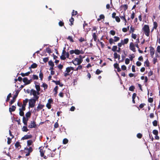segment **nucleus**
I'll return each instance as SVG.
<instances>
[{"mask_svg":"<svg viewBox=\"0 0 160 160\" xmlns=\"http://www.w3.org/2000/svg\"><path fill=\"white\" fill-rule=\"evenodd\" d=\"M31 113L29 112H27V113H26L25 114V116H26V117H27L26 118L30 117L31 116Z\"/></svg>","mask_w":160,"mask_h":160,"instance_id":"31","label":"nucleus"},{"mask_svg":"<svg viewBox=\"0 0 160 160\" xmlns=\"http://www.w3.org/2000/svg\"><path fill=\"white\" fill-rule=\"evenodd\" d=\"M135 88L133 86H131L129 88V90L131 91H133L134 89Z\"/></svg>","mask_w":160,"mask_h":160,"instance_id":"60","label":"nucleus"},{"mask_svg":"<svg viewBox=\"0 0 160 160\" xmlns=\"http://www.w3.org/2000/svg\"><path fill=\"white\" fill-rule=\"evenodd\" d=\"M82 67L81 65L79 66L76 69V70L78 71L79 70H81L82 68Z\"/></svg>","mask_w":160,"mask_h":160,"instance_id":"59","label":"nucleus"},{"mask_svg":"<svg viewBox=\"0 0 160 160\" xmlns=\"http://www.w3.org/2000/svg\"><path fill=\"white\" fill-rule=\"evenodd\" d=\"M65 52V51L64 50H63L62 51V55L60 57L61 59L63 60H64L66 58Z\"/></svg>","mask_w":160,"mask_h":160,"instance_id":"12","label":"nucleus"},{"mask_svg":"<svg viewBox=\"0 0 160 160\" xmlns=\"http://www.w3.org/2000/svg\"><path fill=\"white\" fill-rule=\"evenodd\" d=\"M44 106V105L39 104L37 107V109H36V110L37 111H40V110L42 109L43 108Z\"/></svg>","mask_w":160,"mask_h":160,"instance_id":"13","label":"nucleus"},{"mask_svg":"<svg viewBox=\"0 0 160 160\" xmlns=\"http://www.w3.org/2000/svg\"><path fill=\"white\" fill-rule=\"evenodd\" d=\"M82 61L81 56H79V58H76L74 60H72V62L75 65H76L80 64L82 62Z\"/></svg>","mask_w":160,"mask_h":160,"instance_id":"1","label":"nucleus"},{"mask_svg":"<svg viewBox=\"0 0 160 160\" xmlns=\"http://www.w3.org/2000/svg\"><path fill=\"white\" fill-rule=\"evenodd\" d=\"M35 88L37 91L39 92L40 91V88L39 85H35Z\"/></svg>","mask_w":160,"mask_h":160,"instance_id":"29","label":"nucleus"},{"mask_svg":"<svg viewBox=\"0 0 160 160\" xmlns=\"http://www.w3.org/2000/svg\"><path fill=\"white\" fill-rule=\"evenodd\" d=\"M22 108H19V111H25V106L23 105H22Z\"/></svg>","mask_w":160,"mask_h":160,"instance_id":"27","label":"nucleus"},{"mask_svg":"<svg viewBox=\"0 0 160 160\" xmlns=\"http://www.w3.org/2000/svg\"><path fill=\"white\" fill-rule=\"evenodd\" d=\"M135 56L133 54H131L129 55V58L132 61L133 59L134 58Z\"/></svg>","mask_w":160,"mask_h":160,"instance_id":"44","label":"nucleus"},{"mask_svg":"<svg viewBox=\"0 0 160 160\" xmlns=\"http://www.w3.org/2000/svg\"><path fill=\"white\" fill-rule=\"evenodd\" d=\"M110 33L111 35H114L115 34V32L114 30H111L110 31Z\"/></svg>","mask_w":160,"mask_h":160,"instance_id":"61","label":"nucleus"},{"mask_svg":"<svg viewBox=\"0 0 160 160\" xmlns=\"http://www.w3.org/2000/svg\"><path fill=\"white\" fill-rule=\"evenodd\" d=\"M40 155H41V157H42L44 155V151L43 150L41 149H40Z\"/></svg>","mask_w":160,"mask_h":160,"instance_id":"26","label":"nucleus"},{"mask_svg":"<svg viewBox=\"0 0 160 160\" xmlns=\"http://www.w3.org/2000/svg\"><path fill=\"white\" fill-rule=\"evenodd\" d=\"M157 51L158 52L160 53V46H158L157 48Z\"/></svg>","mask_w":160,"mask_h":160,"instance_id":"64","label":"nucleus"},{"mask_svg":"<svg viewBox=\"0 0 160 160\" xmlns=\"http://www.w3.org/2000/svg\"><path fill=\"white\" fill-rule=\"evenodd\" d=\"M153 25H154L153 28L154 29H156L158 27V24H157V23L155 22H154Z\"/></svg>","mask_w":160,"mask_h":160,"instance_id":"46","label":"nucleus"},{"mask_svg":"<svg viewBox=\"0 0 160 160\" xmlns=\"http://www.w3.org/2000/svg\"><path fill=\"white\" fill-rule=\"evenodd\" d=\"M114 56L115 58L116 59L117 58H118V59H120V56L117 53H115L114 54Z\"/></svg>","mask_w":160,"mask_h":160,"instance_id":"21","label":"nucleus"},{"mask_svg":"<svg viewBox=\"0 0 160 160\" xmlns=\"http://www.w3.org/2000/svg\"><path fill=\"white\" fill-rule=\"evenodd\" d=\"M122 9L125 10L128 9V7L126 5H124L123 6H122Z\"/></svg>","mask_w":160,"mask_h":160,"instance_id":"49","label":"nucleus"},{"mask_svg":"<svg viewBox=\"0 0 160 160\" xmlns=\"http://www.w3.org/2000/svg\"><path fill=\"white\" fill-rule=\"evenodd\" d=\"M153 133L156 135H157L158 133V131L156 130H154L153 131Z\"/></svg>","mask_w":160,"mask_h":160,"instance_id":"40","label":"nucleus"},{"mask_svg":"<svg viewBox=\"0 0 160 160\" xmlns=\"http://www.w3.org/2000/svg\"><path fill=\"white\" fill-rule=\"evenodd\" d=\"M137 37V35L135 34L132 33V38L134 39H136Z\"/></svg>","mask_w":160,"mask_h":160,"instance_id":"37","label":"nucleus"},{"mask_svg":"<svg viewBox=\"0 0 160 160\" xmlns=\"http://www.w3.org/2000/svg\"><path fill=\"white\" fill-rule=\"evenodd\" d=\"M74 21V19L72 17L70 19L69 21L71 22V25H73L72 22Z\"/></svg>","mask_w":160,"mask_h":160,"instance_id":"51","label":"nucleus"},{"mask_svg":"<svg viewBox=\"0 0 160 160\" xmlns=\"http://www.w3.org/2000/svg\"><path fill=\"white\" fill-rule=\"evenodd\" d=\"M37 66V64L35 63H34L31 65V67L32 68H36Z\"/></svg>","mask_w":160,"mask_h":160,"instance_id":"34","label":"nucleus"},{"mask_svg":"<svg viewBox=\"0 0 160 160\" xmlns=\"http://www.w3.org/2000/svg\"><path fill=\"white\" fill-rule=\"evenodd\" d=\"M28 102V99H26L25 100H24L23 101V103L22 105L25 106L26 107V104Z\"/></svg>","mask_w":160,"mask_h":160,"instance_id":"33","label":"nucleus"},{"mask_svg":"<svg viewBox=\"0 0 160 160\" xmlns=\"http://www.w3.org/2000/svg\"><path fill=\"white\" fill-rule=\"evenodd\" d=\"M92 36L93 37L94 40L95 41H96L97 40V36L96 35L95 33H93V35H92Z\"/></svg>","mask_w":160,"mask_h":160,"instance_id":"30","label":"nucleus"},{"mask_svg":"<svg viewBox=\"0 0 160 160\" xmlns=\"http://www.w3.org/2000/svg\"><path fill=\"white\" fill-rule=\"evenodd\" d=\"M48 58H44L43 59V61L44 62H48Z\"/></svg>","mask_w":160,"mask_h":160,"instance_id":"62","label":"nucleus"},{"mask_svg":"<svg viewBox=\"0 0 160 160\" xmlns=\"http://www.w3.org/2000/svg\"><path fill=\"white\" fill-rule=\"evenodd\" d=\"M32 137V136L31 135H26L22 138V139L23 140L25 139H28L29 138H31Z\"/></svg>","mask_w":160,"mask_h":160,"instance_id":"10","label":"nucleus"},{"mask_svg":"<svg viewBox=\"0 0 160 160\" xmlns=\"http://www.w3.org/2000/svg\"><path fill=\"white\" fill-rule=\"evenodd\" d=\"M15 147L17 148H19V147L20 146V143L19 142H17L15 144Z\"/></svg>","mask_w":160,"mask_h":160,"instance_id":"48","label":"nucleus"},{"mask_svg":"<svg viewBox=\"0 0 160 160\" xmlns=\"http://www.w3.org/2000/svg\"><path fill=\"white\" fill-rule=\"evenodd\" d=\"M19 114L20 116H23L24 115V113L23 112V111H19Z\"/></svg>","mask_w":160,"mask_h":160,"instance_id":"50","label":"nucleus"},{"mask_svg":"<svg viewBox=\"0 0 160 160\" xmlns=\"http://www.w3.org/2000/svg\"><path fill=\"white\" fill-rule=\"evenodd\" d=\"M115 20L117 22H120V19L119 17H118V16H116L115 17Z\"/></svg>","mask_w":160,"mask_h":160,"instance_id":"52","label":"nucleus"},{"mask_svg":"<svg viewBox=\"0 0 160 160\" xmlns=\"http://www.w3.org/2000/svg\"><path fill=\"white\" fill-rule=\"evenodd\" d=\"M52 102V99H50L48 100V102L46 104V107L48 109H49L51 108V103Z\"/></svg>","mask_w":160,"mask_h":160,"instance_id":"9","label":"nucleus"},{"mask_svg":"<svg viewBox=\"0 0 160 160\" xmlns=\"http://www.w3.org/2000/svg\"><path fill=\"white\" fill-rule=\"evenodd\" d=\"M68 142V140L66 138H64L63 140V144H66Z\"/></svg>","mask_w":160,"mask_h":160,"instance_id":"36","label":"nucleus"},{"mask_svg":"<svg viewBox=\"0 0 160 160\" xmlns=\"http://www.w3.org/2000/svg\"><path fill=\"white\" fill-rule=\"evenodd\" d=\"M28 120V118H26L24 117H23L22 119V121L24 123V124L25 125H27V122Z\"/></svg>","mask_w":160,"mask_h":160,"instance_id":"14","label":"nucleus"},{"mask_svg":"<svg viewBox=\"0 0 160 160\" xmlns=\"http://www.w3.org/2000/svg\"><path fill=\"white\" fill-rule=\"evenodd\" d=\"M23 81L25 83V85L28 84L31 82V80H28L27 78H24L23 79Z\"/></svg>","mask_w":160,"mask_h":160,"instance_id":"7","label":"nucleus"},{"mask_svg":"<svg viewBox=\"0 0 160 160\" xmlns=\"http://www.w3.org/2000/svg\"><path fill=\"white\" fill-rule=\"evenodd\" d=\"M117 46H113L112 47V51H113L114 52H115V51H116V50H117Z\"/></svg>","mask_w":160,"mask_h":160,"instance_id":"35","label":"nucleus"},{"mask_svg":"<svg viewBox=\"0 0 160 160\" xmlns=\"http://www.w3.org/2000/svg\"><path fill=\"white\" fill-rule=\"evenodd\" d=\"M48 64L51 67H53L54 66V64L53 62L51 61H49Z\"/></svg>","mask_w":160,"mask_h":160,"instance_id":"32","label":"nucleus"},{"mask_svg":"<svg viewBox=\"0 0 160 160\" xmlns=\"http://www.w3.org/2000/svg\"><path fill=\"white\" fill-rule=\"evenodd\" d=\"M81 53V52L80 50L78 49H76L75 50L74 53L77 55H79Z\"/></svg>","mask_w":160,"mask_h":160,"instance_id":"28","label":"nucleus"},{"mask_svg":"<svg viewBox=\"0 0 160 160\" xmlns=\"http://www.w3.org/2000/svg\"><path fill=\"white\" fill-rule=\"evenodd\" d=\"M37 100L35 98L30 99L29 102V107L31 108L33 107L35 105L36 101Z\"/></svg>","mask_w":160,"mask_h":160,"instance_id":"5","label":"nucleus"},{"mask_svg":"<svg viewBox=\"0 0 160 160\" xmlns=\"http://www.w3.org/2000/svg\"><path fill=\"white\" fill-rule=\"evenodd\" d=\"M153 125L154 126H156L157 125V121L156 120H154L152 122Z\"/></svg>","mask_w":160,"mask_h":160,"instance_id":"47","label":"nucleus"},{"mask_svg":"<svg viewBox=\"0 0 160 160\" xmlns=\"http://www.w3.org/2000/svg\"><path fill=\"white\" fill-rule=\"evenodd\" d=\"M11 97V93H9L7 97V99L6 100V102H8L9 100V98Z\"/></svg>","mask_w":160,"mask_h":160,"instance_id":"43","label":"nucleus"},{"mask_svg":"<svg viewBox=\"0 0 160 160\" xmlns=\"http://www.w3.org/2000/svg\"><path fill=\"white\" fill-rule=\"evenodd\" d=\"M22 130L23 132H27L28 131V129L26 126H23L22 128Z\"/></svg>","mask_w":160,"mask_h":160,"instance_id":"24","label":"nucleus"},{"mask_svg":"<svg viewBox=\"0 0 160 160\" xmlns=\"http://www.w3.org/2000/svg\"><path fill=\"white\" fill-rule=\"evenodd\" d=\"M109 41L110 43L111 44H112L114 42H115L114 39L111 38L109 39Z\"/></svg>","mask_w":160,"mask_h":160,"instance_id":"53","label":"nucleus"},{"mask_svg":"<svg viewBox=\"0 0 160 160\" xmlns=\"http://www.w3.org/2000/svg\"><path fill=\"white\" fill-rule=\"evenodd\" d=\"M79 41L81 42H82L85 41L86 40L84 38L81 37L79 39Z\"/></svg>","mask_w":160,"mask_h":160,"instance_id":"57","label":"nucleus"},{"mask_svg":"<svg viewBox=\"0 0 160 160\" xmlns=\"http://www.w3.org/2000/svg\"><path fill=\"white\" fill-rule=\"evenodd\" d=\"M130 62L129 59L128 58H126L125 59V63L126 64H128Z\"/></svg>","mask_w":160,"mask_h":160,"instance_id":"54","label":"nucleus"},{"mask_svg":"<svg viewBox=\"0 0 160 160\" xmlns=\"http://www.w3.org/2000/svg\"><path fill=\"white\" fill-rule=\"evenodd\" d=\"M39 77L40 78V79L42 80L43 78V74L41 71L40 72L39 74Z\"/></svg>","mask_w":160,"mask_h":160,"instance_id":"42","label":"nucleus"},{"mask_svg":"<svg viewBox=\"0 0 160 160\" xmlns=\"http://www.w3.org/2000/svg\"><path fill=\"white\" fill-rule=\"evenodd\" d=\"M11 139L9 138H8V142L7 143L8 144H10L11 142Z\"/></svg>","mask_w":160,"mask_h":160,"instance_id":"58","label":"nucleus"},{"mask_svg":"<svg viewBox=\"0 0 160 160\" xmlns=\"http://www.w3.org/2000/svg\"><path fill=\"white\" fill-rule=\"evenodd\" d=\"M129 29V26H128L127 28H123L122 29V31L124 32H126Z\"/></svg>","mask_w":160,"mask_h":160,"instance_id":"25","label":"nucleus"},{"mask_svg":"<svg viewBox=\"0 0 160 160\" xmlns=\"http://www.w3.org/2000/svg\"><path fill=\"white\" fill-rule=\"evenodd\" d=\"M114 38L115 42H117L119 41L120 39V38L119 37L116 36H115Z\"/></svg>","mask_w":160,"mask_h":160,"instance_id":"38","label":"nucleus"},{"mask_svg":"<svg viewBox=\"0 0 160 160\" xmlns=\"http://www.w3.org/2000/svg\"><path fill=\"white\" fill-rule=\"evenodd\" d=\"M77 13V12L76 11H73L72 13V16H74L76 15Z\"/></svg>","mask_w":160,"mask_h":160,"instance_id":"41","label":"nucleus"},{"mask_svg":"<svg viewBox=\"0 0 160 160\" xmlns=\"http://www.w3.org/2000/svg\"><path fill=\"white\" fill-rule=\"evenodd\" d=\"M68 39L71 42H73L74 41L72 39V37H71L70 36H69L68 37Z\"/></svg>","mask_w":160,"mask_h":160,"instance_id":"56","label":"nucleus"},{"mask_svg":"<svg viewBox=\"0 0 160 160\" xmlns=\"http://www.w3.org/2000/svg\"><path fill=\"white\" fill-rule=\"evenodd\" d=\"M53 82H54L56 85H59L60 87H62L63 85L59 81H53Z\"/></svg>","mask_w":160,"mask_h":160,"instance_id":"20","label":"nucleus"},{"mask_svg":"<svg viewBox=\"0 0 160 160\" xmlns=\"http://www.w3.org/2000/svg\"><path fill=\"white\" fill-rule=\"evenodd\" d=\"M114 66L115 68L117 69L118 72H119L121 71L119 67V65L118 64L116 63L114 64Z\"/></svg>","mask_w":160,"mask_h":160,"instance_id":"18","label":"nucleus"},{"mask_svg":"<svg viewBox=\"0 0 160 160\" xmlns=\"http://www.w3.org/2000/svg\"><path fill=\"white\" fill-rule=\"evenodd\" d=\"M145 64H146L147 66L148 67L149 65V63L148 59L145 62Z\"/></svg>","mask_w":160,"mask_h":160,"instance_id":"55","label":"nucleus"},{"mask_svg":"<svg viewBox=\"0 0 160 160\" xmlns=\"http://www.w3.org/2000/svg\"><path fill=\"white\" fill-rule=\"evenodd\" d=\"M58 89V86H56L54 89L53 91L55 92V94H56L57 93V90Z\"/></svg>","mask_w":160,"mask_h":160,"instance_id":"39","label":"nucleus"},{"mask_svg":"<svg viewBox=\"0 0 160 160\" xmlns=\"http://www.w3.org/2000/svg\"><path fill=\"white\" fill-rule=\"evenodd\" d=\"M102 72V71H101L100 70H99V69H98L96 72V73L97 74H99L101 72Z\"/></svg>","mask_w":160,"mask_h":160,"instance_id":"63","label":"nucleus"},{"mask_svg":"<svg viewBox=\"0 0 160 160\" xmlns=\"http://www.w3.org/2000/svg\"><path fill=\"white\" fill-rule=\"evenodd\" d=\"M31 93L34 96V98L36 99H38L39 97L38 95L39 94V92L38 91H36L35 90L32 89L31 90Z\"/></svg>","mask_w":160,"mask_h":160,"instance_id":"4","label":"nucleus"},{"mask_svg":"<svg viewBox=\"0 0 160 160\" xmlns=\"http://www.w3.org/2000/svg\"><path fill=\"white\" fill-rule=\"evenodd\" d=\"M135 47L137 48H139L138 45V43H136L134 44L132 42L130 43L129 48L132 51L134 52H136Z\"/></svg>","mask_w":160,"mask_h":160,"instance_id":"2","label":"nucleus"},{"mask_svg":"<svg viewBox=\"0 0 160 160\" xmlns=\"http://www.w3.org/2000/svg\"><path fill=\"white\" fill-rule=\"evenodd\" d=\"M16 108V107L14 106H12L10 108H9V111L12 114V112L14 111Z\"/></svg>","mask_w":160,"mask_h":160,"instance_id":"15","label":"nucleus"},{"mask_svg":"<svg viewBox=\"0 0 160 160\" xmlns=\"http://www.w3.org/2000/svg\"><path fill=\"white\" fill-rule=\"evenodd\" d=\"M46 52L49 53H50L52 52L51 49L49 48H48L46 49Z\"/></svg>","mask_w":160,"mask_h":160,"instance_id":"45","label":"nucleus"},{"mask_svg":"<svg viewBox=\"0 0 160 160\" xmlns=\"http://www.w3.org/2000/svg\"><path fill=\"white\" fill-rule=\"evenodd\" d=\"M36 127V125L35 122H31L30 124L28 126V127L30 128H35Z\"/></svg>","mask_w":160,"mask_h":160,"instance_id":"11","label":"nucleus"},{"mask_svg":"<svg viewBox=\"0 0 160 160\" xmlns=\"http://www.w3.org/2000/svg\"><path fill=\"white\" fill-rule=\"evenodd\" d=\"M128 38H126L124 40H122L121 41V42L122 43V45H124L125 44H127L128 42Z\"/></svg>","mask_w":160,"mask_h":160,"instance_id":"16","label":"nucleus"},{"mask_svg":"<svg viewBox=\"0 0 160 160\" xmlns=\"http://www.w3.org/2000/svg\"><path fill=\"white\" fill-rule=\"evenodd\" d=\"M142 29L145 32V35L147 36H148L150 32V30L148 26L147 25H145L143 28Z\"/></svg>","mask_w":160,"mask_h":160,"instance_id":"3","label":"nucleus"},{"mask_svg":"<svg viewBox=\"0 0 160 160\" xmlns=\"http://www.w3.org/2000/svg\"><path fill=\"white\" fill-rule=\"evenodd\" d=\"M30 73V72H28L25 73H21V75L22 77H24L25 76H28Z\"/></svg>","mask_w":160,"mask_h":160,"instance_id":"22","label":"nucleus"},{"mask_svg":"<svg viewBox=\"0 0 160 160\" xmlns=\"http://www.w3.org/2000/svg\"><path fill=\"white\" fill-rule=\"evenodd\" d=\"M33 143V141L32 140H30L27 141V145L29 146L31 145Z\"/></svg>","mask_w":160,"mask_h":160,"instance_id":"23","label":"nucleus"},{"mask_svg":"<svg viewBox=\"0 0 160 160\" xmlns=\"http://www.w3.org/2000/svg\"><path fill=\"white\" fill-rule=\"evenodd\" d=\"M32 149L31 147H30L29 148L27 147L25 148H24V152L26 153V156H29L30 153L32 152Z\"/></svg>","mask_w":160,"mask_h":160,"instance_id":"6","label":"nucleus"},{"mask_svg":"<svg viewBox=\"0 0 160 160\" xmlns=\"http://www.w3.org/2000/svg\"><path fill=\"white\" fill-rule=\"evenodd\" d=\"M105 18L103 14H101L99 16V18L97 19L98 21H99L101 19H103Z\"/></svg>","mask_w":160,"mask_h":160,"instance_id":"19","label":"nucleus"},{"mask_svg":"<svg viewBox=\"0 0 160 160\" xmlns=\"http://www.w3.org/2000/svg\"><path fill=\"white\" fill-rule=\"evenodd\" d=\"M73 68L72 67H68L67 68L65 72H67L69 73L70 72L71 70L73 71Z\"/></svg>","mask_w":160,"mask_h":160,"instance_id":"17","label":"nucleus"},{"mask_svg":"<svg viewBox=\"0 0 160 160\" xmlns=\"http://www.w3.org/2000/svg\"><path fill=\"white\" fill-rule=\"evenodd\" d=\"M150 52L151 56L152 58H153L155 53V50L152 47H150Z\"/></svg>","mask_w":160,"mask_h":160,"instance_id":"8","label":"nucleus"}]
</instances>
